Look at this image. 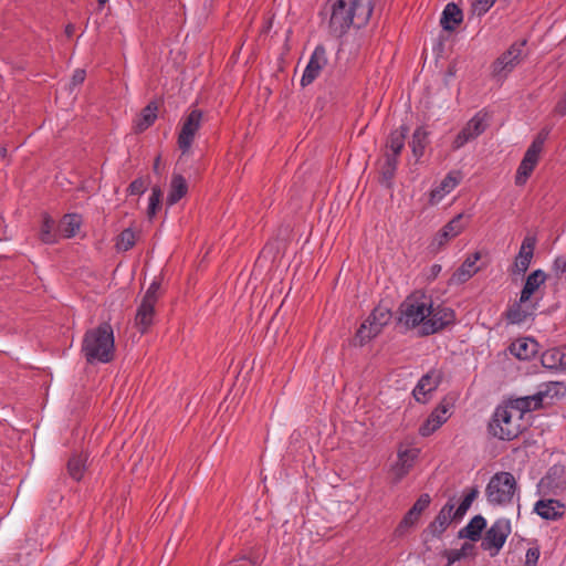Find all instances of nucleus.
Wrapping results in <instances>:
<instances>
[{
	"label": "nucleus",
	"instance_id": "33",
	"mask_svg": "<svg viewBox=\"0 0 566 566\" xmlns=\"http://www.w3.org/2000/svg\"><path fill=\"white\" fill-rule=\"evenodd\" d=\"M391 318V313L386 307H375L370 315L367 317L368 322L374 325L376 332L378 334L381 332L382 327L386 326Z\"/></svg>",
	"mask_w": 566,
	"mask_h": 566
},
{
	"label": "nucleus",
	"instance_id": "52",
	"mask_svg": "<svg viewBox=\"0 0 566 566\" xmlns=\"http://www.w3.org/2000/svg\"><path fill=\"white\" fill-rule=\"evenodd\" d=\"M564 472V468L563 467H553L549 469L546 478L549 479L552 475H557V474H562Z\"/></svg>",
	"mask_w": 566,
	"mask_h": 566
},
{
	"label": "nucleus",
	"instance_id": "15",
	"mask_svg": "<svg viewBox=\"0 0 566 566\" xmlns=\"http://www.w3.org/2000/svg\"><path fill=\"white\" fill-rule=\"evenodd\" d=\"M430 503V495L428 493L421 494L398 524L395 531L396 535L402 536L408 528L412 527L420 518L422 512L429 507Z\"/></svg>",
	"mask_w": 566,
	"mask_h": 566
},
{
	"label": "nucleus",
	"instance_id": "56",
	"mask_svg": "<svg viewBox=\"0 0 566 566\" xmlns=\"http://www.w3.org/2000/svg\"><path fill=\"white\" fill-rule=\"evenodd\" d=\"M97 2L99 6H104L106 2H108V0H97Z\"/></svg>",
	"mask_w": 566,
	"mask_h": 566
},
{
	"label": "nucleus",
	"instance_id": "29",
	"mask_svg": "<svg viewBox=\"0 0 566 566\" xmlns=\"http://www.w3.org/2000/svg\"><path fill=\"white\" fill-rule=\"evenodd\" d=\"M408 133L409 127L406 125H401L399 128L392 130L387 138L385 150L400 156L405 148V142Z\"/></svg>",
	"mask_w": 566,
	"mask_h": 566
},
{
	"label": "nucleus",
	"instance_id": "32",
	"mask_svg": "<svg viewBox=\"0 0 566 566\" xmlns=\"http://www.w3.org/2000/svg\"><path fill=\"white\" fill-rule=\"evenodd\" d=\"M428 145V132L423 127H417L412 134L410 147L416 159L423 156Z\"/></svg>",
	"mask_w": 566,
	"mask_h": 566
},
{
	"label": "nucleus",
	"instance_id": "31",
	"mask_svg": "<svg viewBox=\"0 0 566 566\" xmlns=\"http://www.w3.org/2000/svg\"><path fill=\"white\" fill-rule=\"evenodd\" d=\"M157 111L158 107L155 102H150L147 106H145L136 120V130L144 132L150 127L157 118Z\"/></svg>",
	"mask_w": 566,
	"mask_h": 566
},
{
	"label": "nucleus",
	"instance_id": "3",
	"mask_svg": "<svg viewBox=\"0 0 566 566\" xmlns=\"http://www.w3.org/2000/svg\"><path fill=\"white\" fill-rule=\"evenodd\" d=\"M546 280L547 274L541 269L535 270L527 275L520 294V300L509 306L504 313L505 319L509 324L520 325L526 322L530 317L533 318L535 316L538 300L533 302L532 297L536 295Z\"/></svg>",
	"mask_w": 566,
	"mask_h": 566
},
{
	"label": "nucleus",
	"instance_id": "7",
	"mask_svg": "<svg viewBox=\"0 0 566 566\" xmlns=\"http://www.w3.org/2000/svg\"><path fill=\"white\" fill-rule=\"evenodd\" d=\"M526 40L514 42L491 65V76L496 81L505 80L510 73L522 62Z\"/></svg>",
	"mask_w": 566,
	"mask_h": 566
},
{
	"label": "nucleus",
	"instance_id": "30",
	"mask_svg": "<svg viewBox=\"0 0 566 566\" xmlns=\"http://www.w3.org/2000/svg\"><path fill=\"white\" fill-rule=\"evenodd\" d=\"M380 174L385 181L390 182L395 175L399 163V155L384 150Z\"/></svg>",
	"mask_w": 566,
	"mask_h": 566
},
{
	"label": "nucleus",
	"instance_id": "50",
	"mask_svg": "<svg viewBox=\"0 0 566 566\" xmlns=\"http://www.w3.org/2000/svg\"><path fill=\"white\" fill-rule=\"evenodd\" d=\"M467 512H468L467 509H463L462 506L459 505L455 511L453 510L452 517H453V520H461L465 515Z\"/></svg>",
	"mask_w": 566,
	"mask_h": 566
},
{
	"label": "nucleus",
	"instance_id": "1",
	"mask_svg": "<svg viewBox=\"0 0 566 566\" xmlns=\"http://www.w3.org/2000/svg\"><path fill=\"white\" fill-rule=\"evenodd\" d=\"M373 0H327L318 15L328 18V32L335 38L344 36L349 29L365 27L373 14Z\"/></svg>",
	"mask_w": 566,
	"mask_h": 566
},
{
	"label": "nucleus",
	"instance_id": "21",
	"mask_svg": "<svg viewBox=\"0 0 566 566\" xmlns=\"http://www.w3.org/2000/svg\"><path fill=\"white\" fill-rule=\"evenodd\" d=\"M480 252H475L469 255L460 268L451 276V282L457 284H463L469 281L475 273L479 272L476 262L480 260Z\"/></svg>",
	"mask_w": 566,
	"mask_h": 566
},
{
	"label": "nucleus",
	"instance_id": "17",
	"mask_svg": "<svg viewBox=\"0 0 566 566\" xmlns=\"http://www.w3.org/2000/svg\"><path fill=\"white\" fill-rule=\"evenodd\" d=\"M441 381V373L431 370L423 375L417 386L415 387L412 395L418 402L424 403L427 401V394L437 389Z\"/></svg>",
	"mask_w": 566,
	"mask_h": 566
},
{
	"label": "nucleus",
	"instance_id": "20",
	"mask_svg": "<svg viewBox=\"0 0 566 566\" xmlns=\"http://www.w3.org/2000/svg\"><path fill=\"white\" fill-rule=\"evenodd\" d=\"M539 349L538 343L534 338H517L509 346L510 353L520 360H530Z\"/></svg>",
	"mask_w": 566,
	"mask_h": 566
},
{
	"label": "nucleus",
	"instance_id": "39",
	"mask_svg": "<svg viewBox=\"0 0 566 566\" xmlns=\"http://www.w3.org/2000/svg\"><path fill=\"white\" fill-rule=\"evenodd\" d=\"M543 367L547 369H557L560 365V356H558V348H551L545 350L541 356Z\"/></svg>",
	"mask_w": 566,
	"mask_h": 566
},
{
	"label": "nucleus",
	"instance_id": "51",
	"mask_svg": "<svg viewBox=\"0 0 566 566\" xmlns=\"http://www.w3.org/2000/svg\"><path fill=\"white\" fill-rule=\"evenodd\" d=\"M558 356H560V369H566V347L558 348Z\"/></svg>",
	"mask_w": 566,
	"mask_h": 566
},
{
	"label": "nucleus",
	"instance_id": "2",
	"mask_svg": "<svg viewBox=\"0 0 566 566\" xmlns=\"http://www.w3.org/2000/svg\"><path fill=\"white\" fill-rule=\"evenodd\" d=\"M81 352L90 365L108 364L115 358V337L109 323H101L87 329L82 339Z\"/></svg>",
	"mask_w": 566,
	"mask_h": 566
},
{
	"label": "nucleus",
	"instance_id": "27",
	"mask_svg": "<svg viewBox=\"0 0 566 566\" xmlns=\"http://www.w3.org/2000/svg\"><path fill=\"white\" fill-rule=\"evenodd\" d=\"M485 527L486 520L482 515H475L459 531L458 536L460 538H468L472 542H476L481 538V534Z\"/></svg>",
	"mask_w": 566,
	"mask_h": 566
},
{
	"label": "nucleus",
	"instance_id": "25",
	"mask_svg": "<svg viewBox=\"0 0 566 566\" xmlns=\"http://www.w3.org/2000/svg\"><path fill=\"white\" fill-rule=\"evenodd\" d=\"M155 305L153 303L143 301L140 302L135 316V325L140 333H146L154 322Z\"/></svg>",
	"mask_w": 566,
	"mask_h": 566
},
{
	"label": "nucleus",
	"instance_id": "10",
	"mask_svg": "<svg viewBox=\"0 0 566 566\" xmlns=\"http://www.w3.org/2000/svg\"><path fill=\"white\" fill-rule=\"evenodd\" d=\"M426 323H423L422 329H419L420 336H429L437 334L444 328L454 325L457 321L455 312L444 305H436L432 303V311L430 310Z\"/></svg>",
	"mask_w": 566,
	"mask_h": 566
},
{
	"label": "nucleus",
	"instance_id": "54",
	"mask_svg": "<svg viewBox=\"0 0 566 566\" xmlns=\"http://www.w3.org/2000/svg\"><path fill=\"white\" fill-rule=\"evenodd\" d=\"M74 30H75L74 25L70 23V24H67V25L65 27V34H66L69 38H71V36L73 35V33H74Z\"/></svg>",
	"mask_w": 566,
	"mask_h": 566
},
{
	"label": "nucleus",
	"instance_id": "53",
	"mask_svg": "<svg viewBox=\"0 0 566 566\" xmlns=\"http://www.w3.org/2000/svg\"><path fill=\"white\" fill-rule=\"evenodd\" d=\"M441 265L440 264H433L430 269V276L432 279H436L438 274L441 272Z\"/></svg>",
	"mask_w": 566,
	"mask_h": 566
},
{
	"label": "nucleus",
	"instance_id": "4",
	"mask_svg": "<svg viewBox=\"0 0 566 566\" xmlns=\"http://www.w3.org/2000/svg\"><path fill=\"white\" fill-rule=\"evenodd\" d=\"M430 310L432 311V297L422 291H415L399 305L398 322L408 329H422L431 313Z\"/></svg>",
	"mask_w": 566,
	"mask_h": 566
},
{
	"label": "nucleus",
	"instance_id": "40",
	"mask_svg": "<svg viewBox=\"0 0 566 566\" xmlns=\"http://www.w3.org/2000/svg\"><path fill=\"white\" fill-rule=\"evenodd\" d=\"M161 189L158 186H155L151 188V195L149 197V205L147 209L148 218L151 219L156 216L157 210L160 207V200H161Z\"/></svg>",
	"mask_w": 566,
	"mask_h": 566
},
{
	"label": "nucleus",
	"instance_id": "34",
	"mask_svg": "<svg viewBox=\"0 0 566 566\" xmlns=\"http://www.w3.org/2000/svg\"><path fill=\"white\" fill-rule=\"evenodd\" d=\"M55 221L49 216L44 214L40 230V239L45 244H52L57 241V234L54 231Z\"/></svg>",
	"mask_w": 566,
	"mask_h": 566
},
{
	"label": "nucleus",
	"instance_id": "22",
	"mask_svg": "<svg viewBox=\"0 0 566 566\" xmlns=\"http://www.w3.org/2000/svg\"><path fill=\"white\" fill-rule=\"evenodd\" d=\"M448 408L443 405L438 406L420 426L419 433L422 437H429L439 429L447 420Z\"/></svg>",
	"mask_w": 566,
	"mask_h": 566
},
{
	"label": "nucleus",
	"instance_id": "16",
	"mask_svg": "<svg viewBox=\"0 0 566 566\" xmlns=\"http://www.w3.org/2000/svg\"><path fill=\"white\" fill-rule=\"evenodd\" d=\"M537 238L534 234H527L522 241L518 254L515 258L514 265L518 273H525L532 262Z\"/></svg>",
	"mask_w": 566,
	"mask_h": 566
},
{
	"label": "nucleus",
	"instance_id": "28",
	"mask_svg": "<svg viewBox=\"0 0 566 566\" xmlns=\"http://www.w3.org/2000/svg\"><path fill=\"white\" fill-rule=\"evenodd\" d=\"M188 192L187 180L179 174H175L170 180L169 192L167 196V205H176Z\"/></svg>",
	"mask_w": 566,
	"mask_h": 566
},
{
	"label": "nucleus",
	"instance_id": "19",
	"mask_svg": "<svg viewBox=\"0 0 566 566\" xmlns=\"http://www.w3.org/2000/svg\"><path fill=\"white\" fill-rule=\"evenodd\" d=\"M454 509V504L451 501H448L439 511L434 520L428 525V532L434 536L440 537L448 526L451 524L453 517L452 512Z\"/></svg>",
	"mask_w": 566,
	"mask_h": 566
},
{
	"label": "nucleus",
	"instance_id": "14",
	"mask_svg": "<svg viewBox=\"0 0 566 566\" xmlns=\"http://www.w3.org/2000/svg\"><path fill=\"white\" fill-rule=\"evenodd\" d=\"M327 61L326 48L323 44L316 45L302 75L301 85L305 87L312 84L326 66Z\"/></svg>",
	"mask_w": 566,
	"mask_h": 566
},
{
	"label": "nucleus",
	"instance_id": "36",
	"mask_svg": "<svg viewBox=\"0 0 566 566\" xmlns=\"http://www.w3.org/2000/svg\"><path fill=\"white\" fill-rule=\"evenodd\" d=\"M81 227V218L78 214L64 216L61 224V232L65 238H72L76 234Z\"/></svg>",
	"mask_w": 566,
	"mask_h": 566
},
{
	"label": "nucleus",
	"instance_id": "48",
	"mask_svg": "<svg viewBox=\"0 0 566 566\" xmlns=\"http://www.w3.org/2000/svg\"><path fill=\"white\" fill-rule=\"evenodd\" d=\"M541 552L538 547H531L526 552V559L523 566H537Z\"/></svg>",
	"mask_w": 566,
	"mask_h": 566
},
{
	"label": "nucleus",
	"instance_id": "35",
	"mask_svg": "<svg viewBox=\"0 0 566 566\" xmlns=\"http://www.w3.org/2000/svg\"><path fill=\"white\" fill-rule=\"evenodd\" d=\"M85 462L86 458L83 455L74 454L67 461V472L69 475L75 480L80 481L85 472Z\"/></svg>",
	"mask_w": 566,
	"mask_h": 566
},
{
	"label": "nucleus",
	"instance_id": "47",
	"mask_svg": "<svg viewBox=\"0 0 566 566\" xmlns=\"http://www.w3.org/2000/svg\"><path fill=\"white\" fill-rule=\"evenodd\" d=\"M478 495H479V490L476 486H473V488L467 490L465 495L460 503V506L469 510L471 507L473 501L478 497Z\"/></svg>",
	"mask_w": 566,
	"mask_h": 566
},
{
	"label": "nucleus",
	"instance_id": "12",
	"mask_svg": "<svg viewBox=\"0 0 566 566\" xmlns=\"http://www.w3.org/2000/svg\"><path fill=\"white\" fill-rule=\"evenodd\" d=\"M488 128V114L478 112L458 133L452 142V149L458 150L469 142L482 135Z\"/></svg>",
	"mask_w": 566,
	"mask_h": 566
},
{
	"label": "nucleus",
	"instance_id": "26",
	"mask_svg": "<svg viewBox=\"0 0 566 566\" xmlns=\"http://www.w3.org/2000/svg\"><path fill=\"white\" fill-rule=\"evenodd\" d=\"M462 20V10L454 2H449L442 11L440 24L443 30L453 31Z\"/></svg>",
	"mask_w": 566,
	"mask_h": 566
},
{
	"label": "nucleus",
	"instance_id": "23",
	"mask_svg": "<svg viewBox=\"0 0 566 566\" xmlns=\"http://www.w3.org/2000/svg\"><path fill=\"white\" fill-rule=\"evenodd\" d=\"M565 505L558 500H539L534 506V511L544 520L557 521L563 517L564 512L559 509H564Z\"/></svg>",
	"mask_w": 566,
	"mask_h": 566
},
{
	"label": "nucleus",
	"instance_id": "13",
	"mask_svg": "<svg viewBox=\"0 0 566 566\" xmlns=\"http://www.w3.org/2000/svg\"><path fill=\"white\" fill-rule=\"evenodd\" d=\"M203 113L200 109H192L184 119L178 135V147L185 154L189 151L197 132L201 126Z\"/></svg>",
	"mask_w": 566,
	"mask_h": 566
},
{
	"label": "nucleus",
	"instance_id": "6",
	"mask_svg": "<svg viewBox=\"0 0 566 566\" xmlns=\"http://www.w3.org/2000/svg\"><path fill=\"white\" fill-rule=\"evenodd\" d=\"M518 491L517 482L511 472L501 471L491 476L486 488L485 496L490 504L505 506L513 502Z\"/></svg>",
	"mask_w": 566,
	"mask_h": 566
},
{
	"label": "nucleus",
	"instance_id": "55",
	"mask_svg": "<svg viewBox=\"0 0 566 566\" xmlns=\"http://www.w3.org/2000/svg\"><path fill=\"white\" fill-rule=\"evenodd\" d=\"M160 156H157L153 166L154 172L159 174Z\"/></svg>",
	"mask_w": 566,
	"mask_h": 566
},
{
	"label": "nucleus",
	"instance_id": "38",
	"mask_svg": "<svg viewBox=\"0 0 566 566\" xmlns=\"http://www.w3.org/2000/svg\"><path fill=\"white\" fill-rule=\"evenodd\" d=\"M135 232L130 228H127L123 230L117 237L116 249L118 251H128L135 245Z\"/></svg>",
	"mask_w": 566,
	"mask_h": 566
},
{
	"label": "nucleus",
	"instance_id": "18",
	"mask_svg": "<svg viewBox=\"0 0 566 566\" xmlns=\"http://www.w3.org/2000/svg\"><path fill=\"white\" fill-rule=\"evenodd\" d=\"M464 214L459 213L453 217L434 237L433 244L437 248L443 247L450 239L460 234L465 228L463 222Z\"/></svg>",
	"mask_w": 566,
	"mask_h": 566
},
{
	"label": "nucleus",
	"instance_id": "49",
	"mask_svg": "<svg viewBox=\"0 0 566 566\" xmlns=\"http://www.w3.org/2000/svg\"><path fill=\"white\" fill-rule=\"evenodd\" d=\"M86 72L83 69H77L74 71L73 76L71 78V85L73 87L81 85L85 81Z\"/></svg>",
	"mask_w": 566,
	"mask_h": 566
},
{
	"label": "nucleus",
	"instance_id": "41",
	"mask_svg": "<svg viewBox=\"0 0 566 566\" xmlns=\"http://www.w3.org/2000/svg\"><path fill=\"white\" fill-rule=\"evenodd\" d=\"M473 549V545L464 543L460 549H451L448 554V560L450 564L461 560L468 555V551Z\"/></svg>",
	"mask_w": 566,
	"mask_h": 566
},
{
	"label": "nucleus",
	"instance_id": "9",
	"mask_svg": "<svg viewBox=\"0 0 566 566\" xmlns=\"http://www.w3.org/2000/svg\"><path fill=\"white\" fill-rule=\"evenodd\" d=\"M511 532L510 520L504 517L497 518L485 532L481 548L489 552L491 557H495L504 546Z\"/></svg>",
	"mask_w": 566,
	"mask_h": 566
},
{
	"label": "nucleus",
	"instance_id": "43",
	"mask_svg": "<svg viewBox=\"0 0 566 566\" xmlns=\"http://www.w3.org/2000/svg\"><path fill=\"white\" fill-rule=\"evenodd\" d=\"M147 189L146 181L143 178H137L132 181L127 188L129 195H143Z\"/></svg>",
	"mask_w": 566,
	"mask_h": 566
},
{
	"label": "nucleus",
	"instance_id": "45",
	"mask_svg": "<svg viewBox=\"0 0 566 566\" xmlns=\"http://www.w3.org/2000/svg\"><path fill=\"white\" fill-rule=\"evenodd\" d=\"M552 271L557 279H560L562 275L566 273V258L562 255L555 258Z\"/></svg>",
	"mask_w": 566,
	"mask_h": 566
},
{
	"label": "nucleus",
	"instance_id": "46",
	"mask_svg": "<svg viewBox=\"0 0 566 566\" xmlns=\"http://www.w3.org/2000/svg\"><path fill=\"white\" fill-rule=\"evenodd\" d=\"M398 467V474L400 476L408 473L409 469L412 467L411 461L408 459V451L400 452L399 453V462L397 463Z\"/></svg>",
	"mask_w": 566,
	"mask_h": 566
},
{
	"label": "nucleus",
	"instance_id": "42",
	"mask_svg": "<svg viewBox=\"0 0 566 566\" xmlns=\"http://www.w3.org/2000/svg\"><path fill=\"white\" fill-rule=\"evenodd\" d=\"M496 0H475L473 2V11L479 15L485 14Z\"/></svg>",
	"mask_w": 566,
	"mask_h": 566
},
{
	"label": "nucleus",
	"instance_id": "8",
	"mask_svg": "<svg viewBox=\"0 0 566 566\" xmlns=\"http://www.w3.org/2000/svg\"><path fill=\"white\" fill-rule=\"evenodd\" d=\"M548 134L549 132L547 129L541 130L525 151L515 175V184L517 186L525 185L535 169Z\"/></svg>",
	"mask_w": 566,
	"mask_h": 566
},
{
	"label": "nucleus",
	"instance_id": "24",
	"mask_svg": "<svg viewBox=\"0 0 566 566\" xmlns=\"http://www.w3.org/2000/svg\"><path fill=\"white\" fill-rule=\"evenodd\" d=\"M459 171H450L440 182V185L430 192V203L439 202L447 193L451 192L460 182Z\"/></svg>",
	"mask_w": 566,
	"mask_h": 566
},
{
	"label": "nucleus",
	"instance_id": "44",
	"mask_svg": "<svg viewBox=\"0 0 566 566\" xmlns=\"http://www.w3.org/2000/svg\"><path fill=\"white\" fill-rule=\"evenodd\" d=\"M160 284L156 281H154L148 290L146 291L143 301L156 304L158 301V291H159Z\"/></svg>",
	"mask_w": 566,
	"mask_h": 566
},
{
	"label": "nucleus",
	"instance_id": "11",
	"mask_svg": "<svg viewBox=\"0 0 566 566\" xmlns=\"http://www.w3.org/2000/svg\"><path fill=\"white\" fill-rule=\"evenodd\" d=\"M557 386L558 382L544 384L537 392L512 399L509 401V405L511 406V409L515 410L518 418L523 419V416L526 412L542 408L544 398L547 397L552 389H555Z\"/></svg>",
	"mask_w": 566,
	"mask_h": 566
},
{
	"label": "nucleus",
	"instance_id": "5",
	"mask_svg": "<svg viewBox=\"0 0 566 566\" xmlns=\"http://www.w3.org/2000/svg\"><path fill=\"white\" fill-rule=\"evenodd\" d=\"M522 418L511 409L507 403L497 406L494 410L491 421L489 422V432L500 440L511 441L517 438L522 431Z\"/></svg>",
	"mask_w": 566,
	"mask_h": 566
},
{
	"label": "nucleus",
	"instance_id": "37",
	"mask_svg": "<svg viewBox=\"0 0 566 566\" xmlns=\"http://www.w3.org/2000/svg\"><path fill=\"white\" fill-rule=\"evenodd\" d=\"M378 335V332H376V328H374V325H371L368 319L359 326V328L356 332L355 339L359 346H364L367 342H369L371 338L376 337Z\"/></svg>",
	"mask_w": 566,
	"mask_h": 566
}]
</instances>
